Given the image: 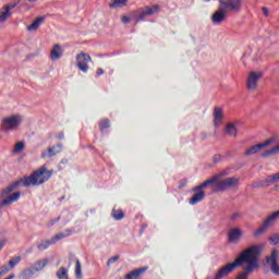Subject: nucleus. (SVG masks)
Segmentation results:
<instances>
[{
	"label": "nucleus",
	"instance_id": "f257e3e1",
	"mask_svg": "<svg viewBox=\"0 0 279 279\" xmlns=\"http://www.w3.org/2000/svg\"><path fill=\"white\" fill-rule=\"evenodd\" d=\"M228 175H230V172L228 170H222L204 181L201 185L194 187V195L190 199V204L195 206V204H198V202L204 199L206 194L203 192V189H206V186H214V191L216 193L219 191H228V189H234V186H238L239 178H228Z\"/></svg>",
	"mask_w": 279,
	"mask_h": 279
},
{
	"label": "nucleus",
	"instance_id": "f03ea898",
	"mask_svg": "<svg viewBox=\"0 0 279 279\" xmlns=\"http://www.w3.org/2000/svg\"><path fill=\"white\" fill-rule=\"evenodd\" d=\"M260 246H250L243 251L233 263L227 264L226 266L219 268L216 272V279L228 278V276H230V274H232L236 267H241L243 264L247 265L245 267V271H252L253 269H256V267H258V258L260 256Z\"/></svg>",
	"mask_w": 279,
	"mask_h": 279
},
{
	"label": "nucleus",
	"instance_id": "7ed1b4c3",
	"mask_svg": "<svg viewBox=\"0 0 279 279\" xmlns=\"http://www.w3.org/2000/svg\"><path fill=\"white\" fill-rule=\"evenodd\" d=\"M52 173V171H49L47 168L43 167L32 173L29 177H24L22 179L23 186H38V184H45V182L51 178Z\"/></svg>",
	"mask_w": 279,
	"mask_h": 279
},
{
	"label": "nucleus",
	"instance_id": "20e7f679",
	"mask_svg": "<svg viewBox=\"0 0 279 279\" xmlns=\"http://www.w3.org/2000/svg\"><path fill=\"white\" fill-rule=\"evenodd\" d=\"M263 71L253 70L250 71L246 75L245 87L247 93H256L258 90V84L264 77Z\"/></svg>",
	"mask_w": 279,
	"mask_h": 279
},
{
	"label": "nucleus",
	"instance_id": "39448f33",
	"mask_svg": "<svg viewBox=\"0 0 279 279\" xmlns=\"http://www.w3.org/2000/svg\"><path fill=\"white\" fill-rule=\"evenodd\" d=\"M278 141V134H275L270 136L268 140H266L264 143L250 146L245 151L244 156H254V154H258L262 149H265L269 147V145H274Z\"/></svg>",
	"mask_w": 279,
	"mask_h": 279
},
{
	"label": "nucleus",
	"instance_id": "423d86ee",
	"mask_svg": "<svg viewBox=\"0 0 279 279\" xmlns=\"http://www.w3.org/2000/svg\"><path fill=\"white\" fill-rule=\"evenodd\" d=\"M23 121V116H10L2 120V130L4 132H10L12 130H19V125H21Z\"/></svg>",
	"mask_w": 279,
	"mask_h": 279
},
{
	"label": "nucleus",
	"instance_id": "0eeeda50",
	"mask_svg": "<svg viewBox=\"0 0 279 279\" xmlns=\"http://www.w3.org/2000/svg\"><path fill=\"white\" fill-rule=\"evenodd\" d=\"M241 0H219V5H221L227 12H241Z\"/></svg>",
	"mask_w": 279,
	"mask_h": 279
},
{
	"label": "nucleus",
	"instance_id": "6e6552de",
	"mask_svg": "<svg viewBox=\"0 0 279 279\" xmlns=\"http://www.w3.org/2000/svg\"><path fill=\"white\" fill-rule=\"evenodd\" d=\"M89 62H93V59L87 53L81 52L76 56V65L83 73L88 72Z\"/></svg>",
	"mask_w": 279,
	"mask_h": 279
},
{
	"label": "nucleus",
	"instance_id": "1a4fd4ad",
	"mask_svg": "<svg viewBox=\"0 0 279 279\" xmlns=\"http://www.w3.org/2000/svg\"><path fill=\"white\" fill-rule=\"evenodd\" d=\"M266 265L275 276H279L278 251H272L270 256L266 258Z\"/></svg>",
	"mask_w": 279,
	"mask_h": 279
},
{
	"label": "nucleus",
	"instance_id": "9d476101",
	"mask_svg": "<svg viewBox=\"0 0 279 279\" xmlns=\"http://www.w3.org/2000/svg\"><path fill=\"white\" fill-rule=\"evenodd\" d=\"M226 19H228V12L219 5L218 10L211 15V22L214 25H221Z\"/></svg>",
	"mask_w": 279,
	"mask_h": 279
},
{
	"label": "nucleus",
	"instance_id": "9b49d317",
	"mask_svg": "<svg viewBox=\"0 0 279 279\" xmlns=\"http://www.w3.org/2000/svg\"><path fill=\"white\" fill-rule=\"evenodd\" d=\"M46 265H49V259H39L26 270V276H34L35 271H41V269H45Z\"/></svg>",
	"mask_w": 279,
	"mask_h": 279
},
{
	"label": "nucleus",
	"instance_id": "f8f14e48",
	"mask_svg": "<svg viewBox=\"0 0 279 279\" xmlns=\"http://www.w3.org/2000/svg\"><path fill=\"white\" fill-rule=\"evenodd\" d=\"M243 238V231L241 228H232L229 230L228 239L230 243H239Z\"/></svg>",
	"mask_w": 279,
	"mask_h": 279
},
{
	"label": "nucleus",
	"instance_id": "ddd939ff",
	"mask_svg": "<svg viewBox=\"0 0 279 279\" xmlns=\"http://www.w3.org/2000/svg\"><path fill=\"white\" fill-rule=\"evenodd\" d=\"M16 8V3L9 4L0 9V23H5L10 16H12V12L10 10H14Z\"/></svg>",
	"mask_w": 279,
	"mask_h": 279
},
{
	"label": "nucleus",
	"instance_id": "4468645a",
	"mask_svg": "<svg viewBox=\"0 0 279 279\" xmlns=\"http://www.w3.org/2000/svg\"><path fill=\"white\" fill-rule=\"evenodd\" d=\"M21 198V192H15L9 196H7L1 203H0V208H3V206H10L14 204V202H19Z\"/></svg>",
	"mask_w": 279,
	"mask_h": 279
},
{
	"label": "nucleus",
	"instance_id": "2eb2a0df",
	"mask_svg": "<svg viewBox=\"0 0 279 279\" xmlns=\"http://www.w3.org/2000/svg\"><path fill=\"white\" fill-rule=\"evenodd\" d=\"M62 151V145L58 144L57 146H51L41 154V158H52V156H58Z\"/></svg>",
	"mask_w": 279,
	"mask_h": 279
},
{
	"label": "nucleus",
	"instance_id": "dca6fc26",
	"mask_svg": "<svg viewBox=\"0 0 279 279\" xmlns=\"http://www.w3.org/2000/svg\"><path fill=\"white\" fill-rule=\"evenodd\" d=\"M221 121H223V110L219 107L214 109V125L215 128H219L221 125Z\"/></svg>",
	"mask_w": 279,
	"mask_h": 279
},
{
	"label": "nucleus",
	"instance_id": "f3484780",
	"mask_svg": "<svg viewBox=\"0 0 279 279\" xmlns=\"http://www.w3.org/2000/svg\"><path fill=\"white\" fill-rule=\"evenodd\" d=\"M225 132L228 134V136H231V138H236V136H239L236 124L232 122L227 123Z\"/></svg>",
	"mask_w": 279,
	"mask_h": 279
},
{
	"label": "nucleus",
	"instance_id": "a211bd4d",
	"mask_svg": "<svg viewBox=\"0 0 279 279\" xmlns=\"http://www.w3.org/2000/svg\"><path fill=\"white\" fill-rule=\"evenodd\" d=\"M23 186V179H21L20 181H16L14 183H12L11 185L7 186L3 191H2V197H7L8 195H10V193H12L15 189H19V186Z\"/></svg>",
	"mask_w": 279,
	"mask_h": 279
},
{
	"label": "nucleus",
	"instance_id": "6ab92c4d",
	"mask_svg": "<svg viewBox=\"0 0 279 279\" xmlns=\"http://www.w3.org/2000/svg\"><path fill=\"white\" fill-rule=\"evenodd\" d=\"M50 58L51 60H60L62 58V47L59 44L54 45L51 49Z\"/></svg>",
	"mask_w": 279,
	"mask_h": 279
},
{
	"label": "nucleus",
	"instance_id": "aec40b11",
	"mask_svg": "<svg viewBox=\"0 0 279 279\" xmlns=\"http://www.w3.org/2000/svg\"><path fill=\"white\" fill-rule=\"evenodd\" d=\"M269 184H271V180H269V177H268L265 180L254 182L252 184V187L253 189H267V186H269Z\"/></svg>",
	"mask_w": 279,
	"mask_h": 279
},
{
	"label": "nucleus",
	"instance_id": "412c9836",
	"mask_svg": "<svg viewBox=\"0 0 279 279\" xmlns=\"http://www.w3.org/2000/svg\"><path fill=\"white\" fill-rule=\"evenodd\" d=\"M279 217V210L272 213L271 215H269L268 217H266V219L264 220V223L269 228L271 226H274V223L276 222V219H278Z\"/></svg>",
	"mask_w": 279,
	"mask_h": 279
},
{
	"label": "nucleus",
	"instance_id": "4be33fe9",
	"mask_svg": "<svg viewBox=\"0 0 279 279\" xmlns=\"http://www.w3.org/2000/svg\"><path fill=\"white\" fill-rule=\"evenodd\" d=\"M71 234H73V231H72L71 229L65 230L64 233H58L57 235H54V236L50 240L49 244H51V243H58V241H60V239H64V236H71Z\"/></svg>",
	"mask_w": 279,
	"mask_h": 279
},
{
	"label": "nucleus",
	"instance_id": "5701e85b",
	"mask_svg": "<svg viewBox=\"0 0 279 279\" xmlns=\"http://www.w3.org/2000/svg\"><path fill=\"white\" fill-rule=\"evenodd\" d=\"M45 19L37 17L31 25L27 26L28 32H36L40 25H43Z\"/></svg>",
	"mask_w": 279,
	"mask_h": 279
},
{
	"label": "nucleus",
	"instance_id": "b1692460",
	"mask_svg": "<svg viewBox=\"0 0 279 279\" xmlns=\"http://www.w3.org/2000/svg\"><path fill=\"white\" fill-rule=\"evenodd\" d=\"M268 228H269V227L263 222V225H262L258 229H256V230L254 231L253 236H254L255 239H258V236H263V234H265V233L267 232V229H268Z\"/></svg>",
	"mask_w": 279,
	"mask_h": 279
},
{
	"label": "nucleus",
	"instance_id": "393cba45",
	"mask_svg": "<svg viewBox=\"0 0 279 279\" xmlns=\"http://www.w3.org/2000/svg\"><path fill=\"white\" fill-rule=\"evenodd\" d=\"M145 271H147V268L135 269L131 274L126 275V278L128 279H138V276H141V274H145Z\"/></svg>",
	"mask_w": 279,
	"mask_h": 279
},
{
	"label": "nucleus",
	"instance_id": "a878e982",
	"mask_svg": "<svg viewBox=\"0 0 279 279\" xmlns=\"http://www.w3.org/2000/svg\"><path fill=\"white\" fill-rule=\"evenodd\" d=\"M128 5V0H111L109 8H125Z\"/></svg>",
	"mask_w": 279,
	"mask_h": 279
},
{
	"label": "nucleus",
	"instance_id": "bb28decb",
	"mask_svg": "<svg viewBox=\"0 0 279 279\" xmlns=\"http://www.w3.org/2000/svg\"><path fill=\"white\" fill-rule=\"evenodd\" d=\"M276 154H279V144L263 153L262 156L263 158H267L269 156H276Z\"/></svg>",
	"mask_w": 279,
	"mask_h": 279
},
{
	"label": "nucleus",
	"instance_id": "cd10ccee",
	"mask_svg": "<svg viewBox=\"0 0 279 279\" xmlns=\"http://www.w3.org/2000/svg\"><path fill=\"white\" fill-rule=\"evenodd\" d=\"M159 11H160V5L158 4L144 8V12H146L148 16H151L153 14H156V12H159Z\"/></svg>",
	"mask_w": 279,
	"mask_h": 279
},
{
	"label": "nucleus",
	"instance_id": "c85d7f7f",
	"mask_svg": "<svg viewBox=\"0 0 279 279\" xmlns=\"http://www.w3.org/2000/svg\"><path fill=\"white\" fill-rule=\"evenodd\" d=\"M25 149V143L24 142H17L12 150V154H21Z\"/></svg>",
	"mask_w": 279,
	"mask_h": 279
},
{
	"label": "nucleus",
	"instance_id": "c756f323",
	"mask_svg": "<svg viewBox=\"0 0 279 279\" xmlns=\"http://www.w3.org/2000/svg\"><path fill=\"white\" fill-rule=\"evenodd\" d=\"M112 216L114 217V219H117V221H120V219H123V217H125L123 210L121 209H113Z\"/></svg>",
	"mask_w": 279,
	"mask_h": 279
},
{
	"label": "nucleus",
	"instance_id": "7c9ffc66",
	"mask_svg": "<svg viewBox=\"0 0 279 279\" xmlns=\"http://www.w3.org/2000/svg\"><path fill=\"white\" fill-rule=\"evenodd\" d=\"M57 278L59 279H69V275H66V269L61 267L57 272Z\"/></svg>",
	"mask_w": 279,
	"mask_h": 279
},
{
	"label": "nucleus",
	"instance_id": "2f4dec72",
	"mask_svg": "<svg viewBox=\"0 0 279 279\" xmlns=\"http://www.w3.org/2000/svg\"><path fill=\"white\" fill-rule=\"evenodd\" d=\"M76 278L82 279V264L80 260H76V268H75Z\"/></svg>",
	"mask_w": 279,
	"mask_h": 279
},
{
	"label": "nucleus",
	"instance_id": "473e14b6",
	"mask_svg": "<svg viewBox=\"0 0 279 279\" xmlns=\"http://www.w3.org/2000/svg\"><path fill=\"white\" fill-rule=\"evenodd\" d=\"M99 125L101 132H104V130H108V128H110V120H102L100 121Z\"/></svg>",
	"mask_w": 279,
	"mask_h": 279
},
{
	"label": "nucleus",
	"instance_id": "72a5a7b5",
	"mask_svg": "<svg viewBox=\"0 0 279 279\" xmlns=\"http://www.w3.org/2000/svg\"><path fill=\"white\" fill-rule=\"evenodd\" d=\"M19 263H21V257H15V258L9 260V266L11 268H13V267H16V265H19Z\"/></svg>",
	"mask_w": 279,
	"mask_h": 279
},
{
	"label": "nucleus",
	"instance_id": "f704fd0d",
	"mask_svg": "<svg viewBox=\"0 0 279 279\" xmlns=\"http://www.w3.org/2000/svg\"><path fill=\"white\" fill-rule=\"evenodd\" d=\"M269 180H270V183L271 184H276L279 182V172L272 174V175H269Z\"/></svg>",
	"mask_w": 279,
	"mask_h": 279
},
{
	"label": "nucleus",
	"instance_id": "c9c22d12",
	"mask_svg": "<svg viewBox=\"0 0 279 279\" xmlns=\"http://www.w3.org/2000/svg\"><path fill=\"white\" fill-rule=\"evenodd\" d=\"M145 16H148L146 11L144 9L140 10L137 13L138 21H143V19H145Z\"/></svg>",
	"mask_w": 279,
	"mask_h": 279
},
{
	"label": "nucleus",
	"instance_id": "e433bc0d",
	"mask_svg": "<svg viewBox=\"0 0 279 279\" xmlns=\"http://www.w3.org/2000/svg\"><path fill=\"white\" fill-rule=\"evenodd\" d=\"M269 241H271L274 245H277V243H279V234L271 235Z\"/></svg>",
	"mask_w": 279,
	"mask_h": 279
},
{
	"label": "nucleus",
	"instance_id": "4c0bfd02",
	"mask_svg": "<svg viewBox=\"0 0 279 279\" xmlns=\"http://www.w3.org/2000/svg\"><path fill=\"white\" fill-rule=\"evenodd\" d=\"M240 217H241V213L236 211L230 216V219L231 221H236V219H240Z\"/></svg>",
	"mask_w": 279,
	"mask_h": 279
},
{
	"label": "nucleus",
	"instance_id": "58836bf2",
	"mask_svg": "<svg viewBox=\"0 0 279 279\" xmlns=\"http://www.w3.org/2000/svg\"><path fill=\"white\" fill-rule=\"evenodd\" d=\"M10 271V269L7 266H2L0 268V278L1 276H5V274H8Z\"/></svg>",
	"mask_w": 279,
	"mask_h": 279
},
{
	"label": "nucleus",
	"instance_id": "ea45409f",
	"mask_svg": "<svg viewBox=\"0 0 279 279\" xmlns=\"http://www.w3.org/2000/svg\"><path fill=\"white\" fill-rule=\"evenodd\" d=\"M117 260H119V255L109 258L107 265H112V263H117Z\"/></svg>",
	"mask_w": 279,
	"mask_h": 279
},
{
	"label": "nucleus",
	"instance_id": "a19ab883",
	"mask_svg": "<svg viewBox=\"0 0 279 279\" xmlns=\"http://www.w3.org/2000/svg\"><path fill=\"white\" fill-rule=\"evenodd\" d=\"M247 274H250V271H244L241 272L235 279H247Z\"/></svg>",
	"mask_w": 279,
	"mask_h": 279
},
{
	"label": "nucleus",
	"instance_id": "79ce46f5",
	"mask_svg": "<svg viewBox=\"0 0 279 279\" xmlns=\"http://www.w3.org/2000/svg\"><path fill=\"white\" fill-rule=\"evenodd\" d=\"M262 12H263L264 16H269V9H267L266 7H264L262 9Z\"/></svg>",
	"mask_w": 279,
	"mask_h": 279
},
{
	"label": "nucleus",
	"instance_id": "37998d69",
	"mask_svg": "<svg viewBox=\"0 0 279 279\" xmlns=\"http://www.w3.org/2000/svg\"><path fill=\"white\" fill-rule=\"evenodd\" d=\"M121 21L122 23H130V19L128 17V15H123Z\"/></svg>",
	"mask_w": 279,
	"mask_h": 279
},
{
	"label": "nucleus",
	"instance_id": "c03bdc74",
	"mask_svg": "<svg viewBox=\"0 0 279 279\" xmlns=\"http://www.w3.org/2000/svg\"><path fill=\"white\" fill-rule=\"evenodd\" d=\"M5 245V240L0 241V251L3 250V246Z\"/></svg>",
	"mask_w": 279,
	"mask_h": 279
},
{
	"label": "nucleus",
	"instance_id": "a18cd8bd",
	"mask_svg": "<svg viewBox=\"0 0 279 279\" xmlns=\"http://www.w3.org/2000/svg\"><path fill=\"white\" fill-rule=\"evenodd\" d=\"M96 73L97 75H104V69H98Z\"/></svg>",
	"mask_w": 279,
	"mask_h": 279
},
{
	"label": "nucleus",
	"instance_id": "49530a36",
	"mask_svg": "<svg viewBox=\"0 0 279 279\" xmlns=\"http://www.w3.org/2000/svg\"><path fill=\"white\" fill-rule=\"evenodd\" d=\"M50 223H51V226H53V221H51Z\"/></svg>",
	"mask_w": 279,
	"mask_h": 279
},
{
	"label": "nucleus",
	"instance_id": "de8ad7c7",
	"mask_svg": "<svg viewBox=\"0 0 279 279\" xmlns=\"http://www.w3.org/2000/svg\"><path fill=\"white\" fill-rule=\"evenodd\" d=\"M21 0H17V3L20 2Z\"/></svg>",
	"mask_w": 279,
	"mask_h": 279
}]
</instances>
